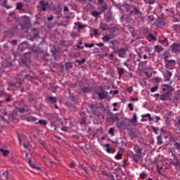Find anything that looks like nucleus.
<instances>
[{
	"instance_id": "338daca9",
	"label": "nucleus",
	"mask_w": 180,
	"mask_h": 180,
	"mask_svg": "<svg viewBox=\"0 0 180 180\" xmlns=\"http://www.w3.org/2000/svg\"><path fill=\"white\" fill-rule=\"evenodd\" d=\"M62 130H63V131H68V128L64 127L62 128Z\"/></svg>"
},
{
	"instance_id": "0e129e2a",
	"label": "nucleus",
	"mask_w": 180,
	"mask_h": 180,
	"mask_svg": "<svg viewBox=\"0 0 180 180\" xmlns=\"http://www.w3.org/2000/svg\"><path fill=\"white\" fill-rule=\"evenodd\" d=\"M22 46H25V47H27V45L26 44V43H25V42H22L20 45V47H22Z\"/></svg>"
},
{
	"instance_id": "a19ab883",
	"label": "nucleus",
	"mask_w": 180,
	"mask_h": 180,
	"mask_svg": "<svg viewBox=\"0 0 180 180\" xmlns=\"http://www.w3.org/2000/svg\"><path fill=\"white\" fill-rule=\"evenodd\" d=\"M82 92L88 93L89 92V87H84L82 89Z\"/></svg>"
},
{
	"instance_id": "2eb2a0df",
	"label": "nucleus",
	"mask_w": 180,
	"mask_h": 180,
	"mask_svg": "<svg viewBox=\"0 0 180 180\" xmlns=\"http://www.w3.org/2000/svg\"><path fill=\"white\" fill-rule=\"evenodd\" d=\"M47 101H49V102H51V103H56L57 102V98H56V97L53 96H48L46 97Z\"/></svg>"
},
{
	"instance_id": "de8ad7c7",
	"label": "nucleus",
	"mask_w": 180,
	"mask_h": 180,
	"mask_svg": "<svg viewBox=\"0 0 180 180\" xmlns=\"http://www.w3.org/2000/svg\"><path fill=\"white\" fill-rule=\"evenodd\" d=\"M140 176L142 178V179H144L147 176V174L144 172H142L140 174Z\"/></svg>"
},
{
	"instance_id": "20e7f679",
	"label": "nucleus",
	"mask_w": 180,
	"mask_h": 180,
	"mask_svg": "<svg viewBox=\"0 0 180 180\" xmlns=\"http://www.w3.org/2000/svg\"><path fill=\"white\" fill-rule=\"evenodd\" d=\"M39 8L41 11H46L47 9V7L49 6V2L45 1H41L39 2Z\"/></svg>"
},
{
	"instance_id": "e433bc0d",
	"label": "nucleus",
	"mask_w": 180,
	"mask_h": 180,
	"mask_svg": "<svg viewBox=\"0 0 180 180\" xmlns=\"http://www.w3.org/2000/svg\"><path fill=\"white\" fill-rule=\"evenodd\" d=\"M86 60L85 58H83L82 60H77L75 61V63H78V64H84L85 63Z\"/></svg>"
},
{
	"instance_id": "e2e57ef3",
	"label": "nucleus",
	"mask_w": 180,
	"mask_h": 180,
	"mask_svg": "<svg viewBox=\"0 0 180 180\" xmlns=\"http://www.w3.org/2000/svg\"><path fill=\"white\" fill-rule=\"evenodd\" d=\"M165 41H167V38L165 39V40H159V43H161L162 44H164V43H165Z\"/></svg>"
},
{
	"instance_id": "8fccbe9b",
	"label": "nucleus",
	"mask_w": 180,
	"mask_h": 180,
	"mask_svg": "<svg viewBox=\"0 0 180 180\" xmlns=\"http://www.w3.org/2000/svg\"><path fill=\"white\" fill-rule=\"evenodd\" d=\"M70 35L74 39H75V37H78V35L77 34V32H72Z\"/></svg>"
},
{
	"instance_id": "72a5a7b5",
	"label": "nucleus",
	"mask_w": 180,
	"mask_h": 180,
	"mask_svg": "<svg viewBox=\"0 0 180 180\" xmlns=\"http://www.w3.org/2000/svg\"><path fill=\"white\" fill-rule=\"evenodd\" d=\"M155 1L154 0H145V4L153 5Z\"/></svg>"
},
{
	"instance_id": "a211bd4d",
	"label": "nucleus",
	"mask_w": 180,
	"mask_h": 180,
	"mask_svg": "<svg viewBox=\"0 0 180 180\" xmlns=\"http://www.w3.org/2000/svg\"><path fill=\"white\" fill-rule=\"evenodd\" d=\"M162 56L164 58L165 61H168V58L169 57L170 54L169 51H165L162 54Z\"/></svg>"
},
{
	"instance_id": "423d86ee",
	"label": "nucleus",
	"mask_w": 180,
	"mask_h": 180,
	"mask_svg": "<svg viewBox=\"0 0 180 180\" xmlns=\"http://www.w3.org/2000/svg\"><path fill=\"white\" fill-rule=\"evenodd\" d=\"M120 126H122V127L124 129H127V127L130 126V121L127 119H125L120 122Z\"/></svg>"
},
{
	"instance_id": "aec40b11",
	"label": "nucleus",
	"mask_w": 180,
	"mask_h": 180,
	"mask_svg": "<svg viewBox=\"0 0 180 180\" xmlns=\"http://www.w3.org/2000/svg\"><path fill=\"white\" fill-rule=\"evenodd\" d=\"M90 109H91V112L94 115H96V111H95V109H98L96 105L90 104Z\"/></svg>"
},
{
	"instance_id": "c03bdc74",
	"label": "nucleus",
	"mask_w": 180,
	"mask_h": 180,
	"mask_svg": "<svg viewBox=\"0 0 180 180\" xmlns=\"http://www.w3.org/2000/svg\"><path fill=\"white\" fill-rule=\"evenodd\" d=\"M33 32H35V34H34V37H37L39 36V31H37V29H34Z\"/></svg>"
},
{
	"instance_id": "f3484780",
	"label": "nucleus",
	"mask_w": 180,
	"mask_h": 180,
	"mask_svg": "<svg viewBox=\"0 0 180 180\" xmlns=\"http://www.w3.org/2000/svg\"><path fill=\"white\" fill-rule=\"evenodd\" d=\"M100 27L103 31L109 30V25H106L105 23H101L100 24Z\"/></svg>"
},
{
	"instance_id": "9b49d317",
	"label": "nucleus",
	"mask_w": 180,
	"mask_h": 180,
	"mask_svg": "<svg viewBox=\"0 0 180 180\" xmlns=\"http://www.w3.org/2000/svg\"><path fill=\"white\" fill-rule=\"evenodd\" d=\"M98 96L100 98V99H105V98L108 96V92L105 91H103L101 93H98Z\"/></svg>"
},
{
	"instance_id": "ddd939ff",
	"label": "nucleus",
	"mask_w": 180,
	"mask_h": 180,
	"mask_svg": "<svg viewBox=\"0 0 180 180\" xmlns=\"http://www.w3.org/2000/svg\"><path fill=\"white\" fill-rule=\"evenodd\" d=\"M172 29L176 32V33H180V25L176 24L172 25Z\"/></svg>"
},
{
	"instance_id": "dca6fc26",
	"label": "nucleus",
	"mask_w": 180,
	"mask_h": 180,
	"mask_svg": "<svg viewBox=\"0 0 180 180\" xmlns=\"http://www.w3.org/2000/svg\"><path fill=\"white\" fill-rule=\"evenodd\" d=\"M18 140H19L20 146H22V143H23L26 140V136L18 135Z\"/></svg>"
},
{
	"instance_id": "393cba45",
	"label": "nucleus",
	"mask_w": 180,
	"mask_h": 180,
	"mask_svg": "<svg viewBox=\"0 0 180 180\" xmlns=\"http://www.w3.org/2000/svg\"><path fill=\"white\" fill-rule=\"evenodd\" d=\"M0 152L2 153L4 157H6L9 154V150H5L4 148H0Z\"/></svg>"
},
{
	"instance_id": "a878e982",
	"label": "nucleus",
	"mask_w": 180,
	"mask_h": 180,
	"mask_svg": "<svg viewBox=\"0 0 180 180\" xmlns=\"http://www.w3.org/2000/svg\"><path fill=\"white\" fill-rule=\"evenodd\" d=\"M108 30H110V33L111 34H112V33H115V32H117V28H116L115 27L109 26L108 27Z\"/></svg>"
},
{
	"instance_id": "0eeeda50",
	"label": "nucleus",
	"mask_w": 180,
	"mask_h": 180,
	"mask_svg": "<svg viewBox=\"0 0 180 180\" xmlns=\"http://www.w3.org/2000/svg\"><path fill=\"white\" fill-rule=\"evenodd\" d=\"M15 110L20 112V113H25V112H29V107L27 105H25L22 108H19L18 107H15Z\"/></svg>"
},
{
	"instance_id": "f8f14e48",
	"label": "nucleus",
	"mask_w": 180,
	"mask_h": 180,
	"mask_svg": "<svg viewBox=\"0 0 180 180\" xmlns=\"http://www.w3.org/2000/svg\"><path fill=\"white\" fill-rule=\"evenodd\" d=\"M171 77H172V73L171 72L167 71V72L165 73V81H169V79H171Z\"/></svg>"
},
{
	"instance_id": "3c124183",
	"label": "nucleus",
	"mask_w": 180,
	"mask_h": 180,
	"mask_svg": "<svg viewBox=\"0 0 180 180\" xmlns=\"http://www.w3.org/2000/svg\"><path fill=\"white\" fill-rule=\"evenodd\" d=\"M15 86V83H11L9 84V87L8 88V91H11L12 89V87Z\"/></svg>"
},
{
	"instance_id": "774afa93",
	"label": "nucleus",
	"mask_w": 180,
	"mask_h": 180,
	"mask_svg": "<svg viewBox=\"0 0 180 180\" xmlns=\"http://www.w3.org/2000/svg\"><path fill=\"white\" fill-rule=\"evenodd\" d=\"M155 79L158 82H160V81H161V78H160V77H155Z\"/></svg>"
},
{
	"instance_id": "c85d7f7f",
	"label": "nucleus",
	"mask_w": 180,
	"mask_h": 180,
	"mask_svg": "<svg viewBox=\"0 0 180 180\" xmlns=\"http://www.w3.org/2000/svg\"><path fill=\"white\" fill-rule=\"evenodd\" d=\"M28 163H29V165H30V167H32L34 169H40V167H35V165H33V163H32V160H29Z\"/></svg>"
},
{
	"instance_id": "49530a36",
	"label": "nucleus",
	"mask_w": 180,
	"mask_h": 180,
	"mask_svg": "<svg viewBox=\"0 0 180 180\" xmlns=\"http://www.w3.org/2000/svg\"><path fill=\"white\" fill-rule=\"evenodd\" d=\"M128 108H129V110H134V108H133V104L132 103H129L128 104Z\"/></svg>"
},
{
	"instance_id": "7c9ffc66",
	"label": "nucleus",
	"mask_w": 180,
	"mask_h": 180,
	"mask_svg": "<svg viewBox=\"0 0 180 180\" xmlns=\"http://www.w3.org/2000/svg\"><path fill=\"white\" fill-rule=\"evenodd\" d=\"M131 123H136L137 122V115L134 114L133 118L130 120Z\"/></svg>"
},
{
	"instance_id": "4be33fe9",
	"label": "nucleus",
	"mask_w": 180,
	"mask_h": 180,
	"mask_svg": "<svg viewBox=\"0 0 180 180\" xmlns=\"http://www.w3.org/2000/svg\"><path fill=\"white\" fill-rule=\"evenodd\" d=\"M162 89L163 92H165V91H167V89H171V85L163 84V85H162Z\"/></svg>"
},
{
	"instance_id": "4468645a",
	"label": "nucleus",
	"mask_w": 180,
	"mask_h": 180,
	"mask_svg": "<svg viewBox=\"0 0 180 180\" xmlns=\"http://www.w3.org/2000/svg\"><path fill=\"white\" fill-rule=\"evenodd\" d=\"M147 40L148 41H151L152 40L153 41H157V38L153 34H149L148 36L147 37Z\"/></svg>"
},
{
	"instance_id": "a18cd8bd",
	"label": "nucleus",
	"mask_w": 180,
	"mask_h": 180,
	"mask_svg": "<svg viewBox=\"0 0 180 180\" xmlns=\"http://www.w3.org/2000/svg\"><path fill=\"white\" fill-rule=\"evenodd\" d=\"M116 160H122V154L117 153L115 156Z\"/></svg>"
},
{
	"instance_id": "603ef678",
	"label": "nucleus",
	"mask_w": 180,
	"mask_h": 180,
	"mask_svg": "<svg viewBox=\"0 0 180 180\" xmlns=\"http://www.w3.org/2000/svg\"><path fill=\"white\" fill-rule=\"evenodd\" d=\"M127 91L129 93L131 94V92H133V87L132 86H129L127 88Z\"/></svg>"
},
{
	"instance_id": "f257e3e1",
	"label": "nucleus",
	"mask_w": 180,
	"mask_h": 180,
	"mask_svg": "<svg viewBox=\"0 0 180 180\" xmlns=\"http://www.w3.org/2000/svg\"><path fill=\"white\" fill-rule=\"evenodd\" d=\"M133 147L135 154H132L131 155V158L133 159V161H134V162L139 164V160L144 157V153H143V148H140V146H139L137 144H134Z\"/></svg>"
},
{
	"instance_id": "1a4fd4ad",
	"label": "nucleus",
	"mask_w": 180,
	"mask_h": 180,
	"mask_svg": "<svg viewBox=\"0 0 180 180\" xmlns=\"http://www.w3.org/2000/svg\"><path fill=\"white\" fill-rule=\"evenodd\" d=\"M160 101H168V99H169V92L160 95Z\"/></svg>"
},
{
	"instance_id": "ea45409f",
	"label": "nucleus",
	"mask_w": 180,
	"mask_h": 180,
	"mask_svg": "<svg viewBox=\"0 0 180 180\" xmlns=\"http://www.w3.org/2000/svg\"><path fill=\"white\" fill-rule=\"evenodd\" d=\"M75 25L78 26L79 29H84V25L82 24H79V22H75Z\"/></svg>"
},
{
	"instance_id": "39448f33",
	"label": "nucleus",
	"mask_w": 180,
	"mask_h": 180,
	"mask_svg": "<svg viewBox=\"0 0 180 180\" xmlns=\"http://www.w3.org/2000/svg\"><path fill=\"white\" fill-rule=\"evenodd\" d=\"M171 47L173 53H179L180 50V44L174 43Z\"/></svg>"
},
{
	"instance_id": "6ab92c4d",
	"label": "nucleus",
	"mask_w": 180,
	"mask_h": 180,
	"mask_svg": "<svg viewBox=\"0 0 180 180\" xmlns=\"http://www.w3.org/2000/svg\"><path fill=\"white\" fill-rule=\"evenodd\" d=\"M155 50H156L157 53H161V51H164V48L161 45H156L155 46Z\"/></svg>"
},
{
	"instance_id": "473e14b6",
	"label": "nucleus",
	"mask_w": 180,
	"mask_h": 180,
	"mask_svg": "<svg viewBox=\"0 0 180 180\" xmlns=\"http://www.w3.org/2000/svg\"><path fill=\"white\" fill-rule=\"evenodd\" d=\"M39 124H41L42 126H46V124H47V121H46L44 120H40L39 121Z\"/></svg>"
},
{
	"instance_id": "79ce46f5",
	"label": "nucleus",
	"mask_w": 180,
	"mask_h": 180,
	"mask_svg": "<svg viewBox=\"0 0 180 180\" xmlns=\"http://www.w3.org/2000/svg\"><path fill=\"white\" fill-rule=\"evenodd\" d=\"M85 47H89V49H91V47H94L95 44H85Z\"/></svg>"
},
{
	"instance_id": "f704fd0d",
	"label": "nucleus",
	"mask_w": 180,
	"mask_h": 180,
	"mask_svg": "<svg viewBox=\"0 0 180 180\" xmlns=\"http://www.w3.org/2000/svg\"><path fill=\"white\" fill-rule=\"evenodd\" d=\"M65 66L67 70L72 68V64H71V63H66Z\"/></svg>"
},
{
	"instance_id": "680f3d73",
	"label": "nucleus",
	"mask_w": 180,
	"mask_h": 180,
	"mask_svg": "<svg viewBox=\"0 0 180 180\" xmlns=\"http://www.w3.org/2000/svg\"><path fill=\"white\" fill-rule=\"evenodd\" d=\"M118 74L119 75H122L123 74V68H121L119 71H118Z\"/></svg>"
},
{
	"instance_id": "69168bd1",
	"label": "nucleus",
	"mask_w": 180,
	"mask_h": 180,
	"mask_svg": "<svg viewBox=\"0 0 180 180\" xmlns=\"http://www.w3.org/2000/svg\"><path fill=\"white\" fill-rule=\"evenodd\" d=\"M49 161L50 164H52V165H56V163L54 161L51 160H49Z\"/></svg>"
},
{
	"instance_id": "7ed1b4c3",
	"label": "nucleus",
	"mask_w": 180,
	"mask_h": 180,
	"mask_svg": "<svg viewBox=\"0 0 180 180\" xmlns=\"http://www.w3.org/2000/svg\"><path fill=\"white\" fill-rule=\"evenodd\" d=\"M175 64H176V61L175 60H168L165 65L166 68H174L175 67Z\"/></svg>"
},
{
	"instance_id": "4d7b16f0",
	"label": "nucleus",
	"mask_w": 180,
	"mask_h": 180,
	"mask_svg": "<svg viewBox=\"0 0 180 180\" xmlns=\"http://www.w3.org/2000/svg\"><path fill=\"white\" fill-rule=\"evenodd\" d=\"M92 32L94 33V36H96V34H98V30H96V29H93Z\"/></svg>"
},
{
	"instance_id": "052dcab7",
	"label": "nucleus",
	"mask_w": 180,
	"mask_h": 180,
	"mask_svg": "<svg viewBox=\"0 0 180 180\" xmlns=\"http://www.w3.org/2000/svg\"><path fill=\"white\" fill-rule=\"evenodd\" d=\"M113 57H115L114 55H113V53H110V54L109 55V56H108V58H109L110 60H113Z\"/></svg>"
},
{
	"instance_id": "bf43d9fd",
	"label": "nucleus",
	"mask_w": 180,
	"mask_h": 180,
	"mask_svg": "<svg viewBox=\"0 0 180 180\" xmlns=\"http://www.w3.org/2000/svg\"><path fill=\"white\" fill-rule=\"evenodd\" d=\"M63 12H70V9H68V7L65 6L63 8Z\"/></svg>"
},
{
	"instance_id": "5fc2aeb1",
	"label": "nucleus",
	"mask_w": 180,
	"mask_h": 180,
	"mask_svg": "<svg viewBox=\"0 0 180 180\" xmlns=\"http://www.w3.org/2000/svg\"><path fill=\"white\" fill-rule=\"evenodd\" d=\"M96 46H98V47H103V46H105V44L98 43V44H96Z\"/></svg>"
},
{
	"instance_id": "58836bf2",
	"label": "nucleus",
	"mask_w": 180,
	"mask_h": 180,
	"mask_svg": "<svg viewBox=\"0 0 180 180\" xmlns=\"http://www.w3.org/2000/svg\"><path fill=\"white\" fill-rule=\"evenodd\" d=\"M152 130L154 131L155 134H158V128L155 127H151Z\"/></svg>"
},
{
	"instance_id": "c9c22d12",
	"label": "nucleus",
	"mask_w": 180,
	"mask_h": 180,
	"mask_svg": "<svg viewBox=\"0 0 180 180\" xmlns=\"http://www.w3.org/2000/svg\"><path fill=\"white\" fill-rule=\"evenodd\" d=\"M2 175H3V176H4V178H6V179H8V176L9 175V172L6 171V172H3Z\"/></svg>"
},
{
	"instance_id": "864d4df0",
	"label": "nucleus",
	"mask_w": 180,
	"mask_h": 180,
	"mask_svg": "<svg viewBox=\"0 0 180 180\" xmlns=\"http://www.w3.org/2000/svg\"><path fill=\"white\" fill-rule=\"evenodd\" d=\"M80 168H82L83 171H85L86 174H88V170H86V167H84V165H81Z\"/></svg>"
},
{
	"instance_id": "09e8293b",
	"label": "nucleus",
	"mask_w": 180,
	"mask_h": 180,
	"mask_svg": "<svg viewBox=\"0 0 180 180\" xmlns=\"http://www.w3.org/2000/svg\"><path fill=\"white\" fill-rule=\"evenodd\" d=\"M94 53L95 54L98 53H101V50H99V48H94Z\"/></svg>"
},
{
	"instance_id": "bb28decb",
	"label": "nucleus",
	"mask_w": 180,
	"mask_h": 180,
	"mask_svg": "<svg viewBox=\"0 0 180 180\" xmlns=\"http://www.w3.org/2000/svg\"><path fill=\"white\" fill-rule=\"evenodd\" d=\"M92 16H94V18H98L99 15H102V12H98V11H93L91 13Z\"/></svg>"
},
{
	"instance_id": "9d476101",
	"label": "nucleus",
	"mask_w": 180,
	"mask_h": 180,
	"mask_svg": "<svg viewBox=\"0 0 180 180\" xmlns=\"http://www.w3.org/2000/svg\"><path fill=\"white\" fill-rule=\"evenodd\" d=\"M25 120H27V122H37V118L33 117V116H28V117H26L25 118Z\"/></svg>"
},
{
	"instance_id": "13d9d810",
	"label": "nucleus",
	"mask_w": 180,
	"mask_h": 180,
	"mask_svg": "<svg viewBox=\"0 0 180 180\" xmlns=\"http://www.w3.org/2000/svg\"><path fill=\"white\" fill-rule=\"evenodd\" d=\"M130 101H132V102H137L139 101L138 98H131Z\"/></svg>"
},
{
	"instance_id": "f03ea898",
	"label": "nucleus",
	"mask_w": 180,
	"mask_h": 180,
	"mask_svg": "<svg viewBox=\"0 0 180 180\" xmlns=\"http://www.w3.org/2000/svg\"><path fill=\"white\" fill-rule=\"evenodd\" d=\"M127 11H129L131 13H135L136 15L140 13V10L139 9V7L135 6H128Z\"/></svg>"
},
{
	"instance_id": "6e6552de",
	"label": "nucleus",
	"mask_w": 180,
	"mask_h": 180,
	"mask_svg": "<svg viewBox=\"0 0 180 180\" xmlns=\"http://www.w3.org/2000/svg\"><path fill=\"white\" fill-rule=\"evenodd\" d=\"M117 53L119 57L124 58V56H126V49H119Z\"/></svg>"
},
{
	"instance_id": "2f4dec72",
	"label": "nucleus",
	"mask_w": 180,
	"mask_h": 180,
	"mask_svg": "<svg viewBox=\"0 0 180 180\" xmlns=\"http://www.w3.org/2000/svg\"><path fill=\"white\" fill-rule=\"evenodd\" d=\"M8 2V0H4L3 6H5L6 9H11L12 8V6H7L6 3Z\"/></svg>"
},
{
	"instance_id": "c756f323",
	"label": "nucleus",
	"mask_w": 180,
	"mask_h": 180,
	"mask_svg": "<svg viewBox=\"0 0 180 180\" xmlns=\"http://www.w3.org/2000/svg\"><path fill=\"white\" fill-rule=\"evenodd\" d=\"M22 8H23V4L22 3H17L16 4V9L18 11L22 10Z\"/></svg>"
},
{
	"instance_id": "412c9836",
	"label": "nucleus",
	"mask_w": 180,
	"mask_h": 180,
	"mask_svg": "<svg viewBox=\"0 0 180 180\" xmlns=\"http://www.w3.org/2000/svg\"><path fill=\"white\" fill-rule=\"evenodd\" d=\"M157 143L158 144V146H161L162 144H163V141H162V136L161 135H159L157 137Z\"/></svg>"
},
{
	"instance_id": "5701e85b",
	"label": "nucleus",
	"mask_w": 180,
	"mask_h": 180,
	"mask_svg": "<svg viewBox=\"0 0 180 180\" xmlns=\"http://www.w3.org/2000/svg\"><path fill=\"white\" fill-rule=\"evenodd\" d=\"M110 39H112V37H110V35H105L102 37L103 41H105V43H108V41H109Z\"/></svg>"
},
{
	"instance_id": "6e6d98bb",
	"label": "nucleus",
	"mask_w": 180,
	"mask_h": 180,
	"mask_svg": "<svg viewBox=\"0 0 180 180\" xmlns=\"http://www.w3.org/2000/svg\"><path fill=\"white\" fill-rule=\"evenodd\" d=\"M110 94H112L113 95H117L119 94V91L115 90L113 91H110Z\"/></svg>"
},
{
	"instance_id": "b1692460",
	"label": "nucleus",
	"mask_w": 180,
	"mask_h": 180,
	"mask_svg": "<svg viewBox=\"0 0 180 180\" xmlns=\"http://www.w3.org/2000/svg\"><path fill=\"white\" fill-rule=\"evenodd\" d=\"M0 112L5 116H8V111H6V108H5L4 107H0Z\"/></svg>"
},
{
	"instance_id": "4c0bfd02",
	"label": "nucleus",
	"mask_w": 180,
	"mask_h": 180,
	"mask_svg": "<svg viewBox=\"0 0 180 180\" xmlns=\"http://www.w3.org/2000/svg\"><path fill=\"white\" fill-rule=\"evenodd\" d=\"M114 131H115V129L113 128H110L109 129L108 133H109V134H111V136H115V132Z\"/></svg>"
},
{
	"instance_id": "cd10ccee",
	"label": "nucleus",
	"mask_w": 180,
	"mask_h": 180,
	"mask_svg": "<svg viewBox=\"0 0 180 180\" xmlns=\"http://www.w3.org/2000/svg\"><path fill=\"white\" fill-rule=\"evenodd\" d=\"M142 117H143V122L147 121V120H146V119H144V117H148V118H149V120H152L151 115H150V114L143 115H142Z\"/></svg>"
},
{
	"instance_id": "37998d69",
	"label": "nucleus",
	"mask_w": 180,
	"mask_h": 180,
	"mask_svg": "<svg viewBox=\"0 0 180 180\" xmlns=\"http://www.w3.org/2000/svg\"><path fill=\"white\" fill-rule=\"evenodd\" d=\"M157 89H158V86H155L154 87H152L150 89V92H155V91H157Z\"/></svg>"
}]
</instances>
